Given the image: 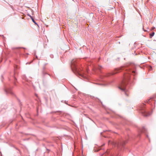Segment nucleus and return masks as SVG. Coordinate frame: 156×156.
I'll use <instances>...</instances> for the list:
<instances>
[{
  "instance_id": "20e7f679",
  "label": "nucleus",
  "mask_w": 156,
  "mask_h": 156,
  "mask_svg": "<svg viewBox=\"0 0 156 156\" xmlns=\"http://www.w3.org/2000/svg\"><path fill=\"white\" fill-rule=\"evenodd\" d=\"M142 115L144 117H147L150 115L151 113L149 112H147L146 111H144L142 112Z\"/></svg>"
},
{
  "instance_id": "1a4fd4ad",
  "label": "nucleus",
  "mask_w": 156,
  "mask_h": 156,
  "mask_svg": "<svg viewBox=\"0 0 156 156\" xmlns=\"http://www.w3.org/2000/svg\"><path fill=\"white\" fill-rule=\"evenodd\" d=\"M31 19L32 22L34 23V24L35 25H36L38 26V24H37V23L35 21V20H34V18H33V17H32V18H31Z\"/></svg>"
},
{
  "instance_id": "9d476101",
  "label": "nucleus",
  "mask_w": 156,
  "mask_h": 156,
  "mask_svg": "<svg viewBox=\"0 0 156 156\" xmlns=\"http://www.w3.org/2000/svg\"><path fill=\"white\" fill-rule=\"evenodd\" d=\"M154 34V32H152L150 34V38H151L152 37H153Z\"/></svg>"
},
{
  "instance_id": "6e6552de",
  "label": "nucleus",
  "mask_w": 156,
  "mask_h": 156,
  "mask_svg": "<svg viewBox=\"0 0 156 156\" xmlns=\"http://www.w3.org/2000/svg\"><path fill=\"white\" fill-rule=\"evenodd\" d=\"M78 73L80 76L82 77H83L85 79H86L87 80L88 79V78L86 76L82 74H80L79 73Z\"/></svg>"
},
{
  "instance_id": "9b49d317",
  "label": "nucleus",
  "mask_w": 156,
  "mask_h": 156,
  "mask_svg": "<svg viewBox=\"0 0 156 156\" xmlns=\"http://www.w3.org/2000/svg\"><path fill=\"white\" fill-rule=\"evenodd\" d=\"M50 57L51 58H53L54 56L52 54H51L50 55Z\"/></svg>"
},
{
  "instance_id": "f8f14e48",
  "label": "nucleus",
  "mask_w": 156,
  "mask_h": 156,
  "mask_svg": "<svg viewBox=\"0 0 156 156\" xmlns=\"http://www.w3.org/2000/svg\"><path fill=\"white\" fill-rule=\"evenodd\" d=\"M28 16L29 17H30V18H32L33 17L30 14H27Z\"/></svg>"
},
{
  "instance_id": "f3484780",
  "label": "nucleus",
  "mask_w": 156,
  "mask_h": 156,
  "mask_svg": "<svg viewBox=\"0 0 156 156\" xmlns=\"http://www.w3.org/2000/svg\"><path fill=\"white\" fill-rule=\"evenodd\" d=\"M36 58H37V55H36Z\"/></svg>"
},
{
  "instance_id": "2eb2a0df",
  "label": "nucleus",
  "mask_w": 156,
  "mask_h": 156,
  "mask_svg": "<svg viewBox=\"0 0 156 156\" xmlns=\"http://www.w3.org/2000/svg\"><path fill=\"white\" fill-rule=\"evenodd\" d=\"M35 95L37 97V94H35Z\"/></svg>"
},
{
  "instance_id": "ddd939ff",
  "label": "nucleus",
  "mask_w": 156,
  "mask_h": 156,
  "mask_svg": "<svg viewBox=\"0 0 156 156\" xmlns=\"http://www.w3.org/2000/svg\"><path fill=\"white\" fill-rule=\"evenodd\" d=\"M13 78H14V81H15V80H17V79L14 76H13Z\"/></svg>"
},
{
  "instance_id": "39448f33",
  "label": "nucleus",
  "mask_w": 156,
  "mask_h": 156,
  "mask_svg": "<svg viewBox=\"0 0 156 156\" xmlns=\"http://www.w3.org/2000/svg\"><path fill=\"white\" fill-rule=\"evenodd\" d=\"M140 131L141 133H144L147 131V129L145 127H143L140 130Z\"/></svg>"
},
{
  "instance_id": "7ed1b4c3",
  "label": "nucleus",
  "mask_w": 156,
  "mask_h": 156,
  "mask_svg": "<svg viewBox=\"0 0 156 156\" xmlns=\"http://www.w3.org/2000/svg\"><path fill=\"white\" fill-rule=\"evenodd\" d=\"M71 66L72 69L73 70H75L76 71H77V68L76 66V59H73L71 61Z\"/></svg>"
},
{
  "instance_id": "f257e3e1",
  "label": "nucleus",
  "mask_w": 156,
  "mask_h": 156,
  "mask_svg": "<svg viewBox=\"0 0 156 156\" xmlns=\"http://www.w3.org/2000/svg\"><path fill=\"white\" fill-rule=\"evenodd\" d=\"M135 68V66L134 65L128 64L125 66L115 68L114 71L110 73L109 75V76L112 75L122 70L126 71V72L124 74L122 80L120 84L119 88L127 96H129V91L126 88V87L128 83L130 80V74L132 73L134 76L136 74V73L134 69Z\"/></svg>"
},
{
  "instance_id": "0eeeda50",
  "label": "nucleus",
  "mask_w": 156,
  "mask_h": 156,
  "mask_svg": "<svg viewBox=\"0 0 156 156\" xmlns=\"http://www.w3.org/2000/svg\"><path fill=\"white\" fill-rule=\"evenodd\" d=\"M5 91L6 94H7L8 93H9L11 94H13V93L11 91V90L10 89H8L7 90H5Z\"/></svg>"
},
{
  "instance_id": "f03ea898",
  "label": "nucleus",
  "mask_w": 156,
  "mask_h": 156,
  "mask_svg": "<svg viewBox=\"0 0 156 156\" xmlns=\"http://www.w3.org/2000/svg\"><path fill=\"white\" fill-rule=\"evenodd\" d=\"M126 142L125 141L122 140L119 142H114L109 141V144H111L115 147H117L119 150H121L122 148H124V145Z\"/></svg>"
},
{
  "instance_id": "4468645a",
  "label": "nucleus",
  "mask_w": 156,
  "mask_h": 156,
  "mask_svg": "<svg viewBox=\"0 0 156 156\" xmlns=\"http://www.w3.org/2000/svg\"><path fill=\"white\" fill-rule=\"evenodd\" d=\"M143 29L144 31H147V30H144V28H143Z\"/></svg>"
},
{
  "instance_id": "dca6fc26",
  "label": "nucleus",
  "mask_w": 156,
  "mask_h": 156,
  "mask_svg": "<svg viewBox=\"0 0 156 156\" xmlns=\"http://www.w3.org/2000/svg\"><path fill=\"white\" fill-rule=\"evenodd\" d=\"M147 137H148V135H147Z\"/></svg>"
},
{
  "instance_id": "423d86ee",
  "label": "nucleus",
  "mask_w": 156,
  "mask_h": 156,
  "mask_svg": "<svg viewBox=\"0 0 156 156\" xmlns=\"http://www.w3.org/2000/svg\"><path fill=\"white\" fill-rule=\"evenodd\" d=\"M45 69V67H44L43 68V70L42 71V74L43 75V77H44L46 74H47L48 75H49V76H50V75L49 74L47 73L44 72V69Z\"/></svg>"
},
{
  "instance_id": "a211bd4d",
  "label": "nucleus",
  "mask_w": 156,
  "mask_h": 156,
  "mask_svg": "<svg viewBox=\"0 0 156 156\" xmlns=\"http://www.w3.org/2000/svg\"><path fill=\"white\" fill-rule=\"evenodd\" d=\"M100 67H101H101H102L101 66H100Z\"/></svg>"
}]
</instances>
